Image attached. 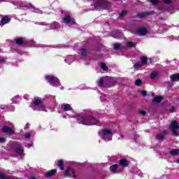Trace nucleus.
Here are the masks:
<instances>
[{
    "mask_svg": "<svg viewBox=\"0 0 179 179\" xmlns=\"http://www.w3.org/2000/svg\"><path fill=\"white\" fill-rule=\"evenodd\" d=\"M99 120L91 116H83L80 118V124L83 125H97Z\"/></svg>",
    "mask_w": 179,
    "mask_h": 179,
    "instance_id": "f257e3e1",
    "label": "nucleus"
},
{
    "mask_svg": "<svg viewBox=\"0 0 179 179\" xmlns=\"http://www.w3.org/2000/svg\"><path fill=\"white\" fill-rule=\"evenodd\" d=\"M94 6L96 10L100 9H108L110 6V3L106 0H101L100 1L96 2Z\"/></svg>",
    "mask_w": 179,
    "mask_h": 179,
    "instance_id": "f03ea898",
    "label": "nucleus"
},
{
    "mask_svg": "<svg viewBox=\"0 0 179 179\" xmlns=\"http://www.w3.org/2000/svg\"><path fill=\"white\" fill-rule=\"evenodd\" d=\"M169 129L172 131V134L174 136H178V122L176 120L172 121L169 125Z\"/></svg>",
    "mask_w": 179,
    "mask_h": 179,
    "instance_id": "7ed1b4c3",
    "label": "nucleus"
},
{
    "mask_svg": "<svg viewBox=\"0 0 179 179\" xmlns=\"http://www.w3.org/2000/svg\"><path fill=\"white\" fill-rule=\"evenodd\" d=\"M117 83V79L113 77L104 78V87H111L113 85Z\"/></svg>",
    "mask_w": 179,
    "mask_h": 179,
    "instance_id": "20e7f679",
    "label": "nucleus"
},
{
    "mask_svg": "<svg viewBox=\"0 0 179 179\" xmlns=\"http://www.w3.org/2000/svg\"><path fill=\"white\" fill-rule=\"evenodd\" d=\"M45 79L48 80L49 83L52 85V86H57V85H58V78L54 76H46Z\"/></svg>",
    "mask_w": 179,
    "mask_h": 179,
    "instance_id": "39448f33",
    "label": "nucleus"
},
{
    "mask_svg": "<svg viewBox=\"0 0 179 179\" xmlns=\"http://www.w3.org/2000/svg\"><path fill=\"white\" fill-rule=\"evenodd\" d=\"M62 20L64 23H66V24H68L69 26H72V24H75V19L71 17L69 15L64 16V17L62 18Z\"/></svg>",
    "mask_w": 179,
    "mask_h": 179,
    "instance_id": "423d86ee",
    "label": "nucleus"
},
{
    "mask_svg": "<svg viewBox=\"0 0 179 179\" xmlns=\"http://www.w3.org/2000/svg\"><path fill=\"white\" fill-rule=\"evenodd\" d=\"M102 135L103 138H106V136H108V139H107V141H111L112 139L111 137L113 136V132L111 131V130L108 129H105L102 131Z\"/></svg>",
    "mask_w": 179,
    "mask_h": 179,
    "instance_id": "0eeeda50",
    "label": "nucleus"
},
{
    "mask_svg": "<svg viewBox=\"0 0 179 179\" xmlns=\"http://www.w3.org/2000/svg\"><path fill=\"white\" fill-rule=\"evenodd\" d=\"M64 175L69 177H72L73 178H76V175H75V170L71 167L66 170Z\"/></svg>",
    "mask_w": 179,
    "mask_h": 179,
    "instance_id": "6e6552de",
    "label": "nucleus"
},
{
    "mask_svg": "<svg viewBox=\"0 0 179 179\" xmlns=\"http://www.w3.org/2000/svg\"><path fill=\"white\" fill-rule=\"evenodd\" d=\"M33 103L35 106H40L41 108L38 109L39 111H41V108L44 107V105L41 103V99L37 96L34 97Z\"/></svg>",
    "mask_w": 179,
    "mask_h": 179,
    "instance_id": "1a4fd4ad",
    "label": "nucleus"
},
{
    "mask_svg": "<svg viewBox=\"0 0 179 179\" xmlns=\"http://www.w3.org/2000/svg\"><path fill=\"white\" fill-rule=\"evenodd\" d=\"M78 54L81 57V58H86L87 55V48H81L78 50Z\"/></svg>",
    "mask_w": 179,
    "mask_h": 179,
    "instance_id": "9d476101",
    "label": "nucleus"
},
{
    "mask_svg": "<svg viewBox=\"0 0 179 179\" xmlns=\"http://www.w3.org/2000/svg\"><path fill=\"white\" fill-rule=\"evenodd\" d=\"M15 150L16 153H17V155H20V156H22V155H23V148L20 144L15 145Z\"/></svg>",
    "mask_w": 179,
    "mask_h": 179,
    "instance_id": "9b49d317",
    "label": "nucleus"
},
{
    "mask_svg": "<svg viewBox=\"0 0 179 179\" xmlns=\"http://www.w3.org/2000/svg\"><path fill=\"white\" fill-rule=\"evenodd\" d=\"M2 132H4L5 134H13V130L12 129V128L8 127V126H4L2 129H1Z\"/></svg>",
    "mask_w": 179,
    "mask_h": 179,
    "instance_id": "f8f14e48",
    "label": "nucleus"
},
{
    "mask_svg": "<svg viewBox=\"0 0 179 179\" xmlns=\"http://www.w3.org/2000/svg\"><path fill=\"white\" fill-rule=\"evenodd\" d=\"M169 134V131L167 130H164L163 132L159 133L157 136V139H158V141H160L162 139H163L164 138V136H166V135Z\"/></svg>",
    "mask_w": 179,
    "mask_h": 179,
    "instance_id": "ddd939ff",
    "label": "nucleus"
},
{
    "mask_svg": "<svg viewBox=\"0 0 179 179\" xmlns=\"http://www.w3.org/2000/svg\"><path fill=\"white\" fill-rule=\"evenodd\" d=\"M55 174H57V169H52L48 171L45 176L48 178L50 177H52V176H55Z\"/></svg>",
    "mask_w": 179,
    "mask_h": 179,
    "instance_id": "4468645a",
    "label": "nucleus"
},
{
    "mask_svg": "<svg viewBox=\"0 0 179 179\" xmlns=\"http://www.w3.org/2000/svg\"><path fill=\"white\" fill-rule=\"evenodd\" d=\"M10 19L8 16L3 17L0 22V26H3L4 24H6V23H9Z\"/></svg>",
    "mask_w": 179,
    "mask_h": 179,
    "instance_id": "2eb2a0df",
    "label": "nucleus"
},
{
    "mask_svg": "<svg viewBox=\"0 0 179 179\" xmlns=\"http://www.w3.org/2000/svg\"><path fill=\"white\" fill-rule=\"evenodd\" d=\"M137 33L141 34V36H145V34L148 33V29H146V28L140 27L137 29Z\"/></svg>",
    "mask_w": 179,
    "mask_h": 179,
    "instance_id": "dca6fc26",
    "label": "nucleus"
},
{
    "mask_svg": "<svg viewBox=\"0 0 179 179\" xmlns=\"http://www.w3.org/2000/svg\"><path fill=\"white\" fill-rule=\"evenodd\" d=\"M62 108L64 111H71L72 110V106L68 103H64L62 105Z\"/></svg>",
    "mask_w": 179,
    "mask_h": 179,
    "instance_id": "f3484780",
    "label": "nucleus"
},
{
    "mask_svg": "<svg viewBox=\"0 0 179 179\" xmlns=\"http://www.w3.org/2000/svg\"><path fill=\"white\" fill-rule=\"evenodd\" d=\"M170 78L172 82H179V73L172 74Z\"/></svg>",
    "mask_w": 179,
    "mask_h": 179,
    "instance_id": "a211bd4d",
    "label": "nucleus"
},
{
    "mask_svg": "<svg viewBox=\"0 0 179 179\" xmlns=\"http://www.w3.org/2000/svg\"><path fill=\"white\" fill-rule=\"evenodd\" d=\"M114 50H124L125 46L120 43H115L113 45Z\"/></svg>",
    "mask_w": 179,
    "mask_h": 179,
    "instance_id": "6ab92c4d",
    "label": "nucleus"
},
{
    "mask_svg": "<svg viewBox=\"0 0 179 179\" xmlns=\"http://www.w3.org/2000/svg\"><path fill=\"white\" fill-rule=\"evenodd\" d=\"M120 166H122V167H128V160H127L126 159H120Z\"/></svg>",
    "mask_w": 179,
    "mask_h": 179,
    "instance_id": "aec40b11",
    "label": "nucleus"
},
{
    "mask_svg": "<svg viewBox=\"0 0 179 179\" xmlns=\"http://www.w3.org/2000/svg\"><path fill=\"white\" fill-rule=\"evenodd\" d=\"M163 100V96H156L153 99L152 101L154 103H160Z\"/></svg>",
    "mask_w": 179,
    "mask_h": 179,
    "instance_id": "412c9836",
    "label": "nucleus"
},
{
    "mask_svg": "<svg viewBox=\"0 0 179 179\" xmlns=\"http://www.w3.org/2000/svg\"><path fill=\"white\" fill-rule=\"evenodd\" d=\"M97 85H98L99 87H104V78H100L97 81Z\"/></svg>",
    "mask_w": 179,
    "mask_h": 179,
    "instance_id": "4be33fe9",
    "label": "nucleus"
},
{
    "mask_svg": "<svg viewBox=\"0 0 179 179\" xmlns=\"http://www.w3.org/2000/svg\"><path fill=\"white\" fill-rule=\"evenodd\" d=\"M118 169V164H113L110 167V171L112 173H117V169Z\"/></svg>",
    "mask_w": 179,
    "mask_h": 179,
    "instance_id": "5701e85b",
    "label": "nucleus"
},
{
    "mask_svg": "<svg viewBox=\"0 0 179 179\" xmlns=\"http://www.w3.org/2000/svg\"><path fill=\"white\" fill-rule=\"evenodd\" d=\"M149 15H150V13H141L137 15V16H138L140 17V19H142L143 17H146V16H149Z\"/></svg>",
    "mask_w": 179,
    "mask_h": 179,
    "instance_id": "b1692460",
    "label": "nucleus"
},
{
    "mask_svg": "<svg viewBox=\"0 0 179 179\" xmlns=\"http://www.w3.org/2000/svg\"><path fill=\"white\" fill-rule=\"evenodd\" d=\"M15 42L17 44V45H24V43H23V39L22 38H16Z\"/></svg>",
    "mask_w": 179,
    "mask_h": 179,
    "instance_id": "393cba45",
    "label": "nucleus"
},
{
    "mask_svg": "<svg viewBox=\"0 0 179 179\" xmlns=\"http://www.w3.org/2000/svg\"><path fill=\"white\" fill-rule=\"evenodd\" d=\"M65 62H67V64H70L73 62V57L69 56L65 59Z\"/></svg>",
    "mask_w": 179,
    "mask_h": 179,
    "instance_id": "a878e982",
    "label": "nucleus"
},
{
    "mask_svg": "<svg viewBox=\"0 0 179 179\" xmlns=\"http://www.w3.org/2000/svg\"><path fill=\"white\" fill-rule=\"evenodd\" d=\"M178 154H179L178 149H173L171 151H170V155H171V156H178Z\"/></svg>",
    "mask_w": 179,
    "mask_h": 179,
    "instance_id": "bb28decb",
    "label": "nucleus"
},
{
    "mask_svg": "<svg viewBox=\"0 0 179 179\" xmlns=\"http://www.w3.org/2000/svg\"><path fill=\"white\" fill-rule=\"evenodd\" d=\"M157 76H159V73L156 71H153L150 74V78L151 79H156V78H157Z\"/></svg>",
    "mask_w": 179,
    "mask_h": 179,
    "instance_id": "cd10ccee",
    "label": "nucleus"
},
{
    "mask_svg": "<svg viewBox=\"0 0 179 179\" xmlns=\"http://www.w3.org/2000/svg\"><path fill=\"white\" fill-rule=\"evenodd\" d=\"M127 10L122 11L120 14L119 17H120L121 19H122V17H125V16H127Z\"/></svg>",
    "mask_w": 179,
    "mask_h": 179,
    "instance_id": "c85d7f7f",
    "label": "nucleus"
},
{
    "mask_svg": "<svg viewBox=\"0 0 179 179\" xmlns=\"http://www.w3.org/2000/svg\"><path fill=\"white\" fill-rule=\"evenodd\" d=\"M58 166H59L60 170H64V161L59 160Z\"/></svg>",
    "mask_w": 179,
    "mask_h": 179,
    "instance_id": "c756f323",
    "label": "nucleus"
},
{
    "mask_svg": "<svg viewBox=\"0 0 179 179\" xmlns=\"http://www.w3.org/2000/svg\"><path fill=\"white\" fill-rule=\"evenodd\" d=\"M0 179H12L9 176H5V174L0 172Z\"/></svg>",
    "mask_w": 179,
    "mask_h": 179,
    "instance_id": "7c9ffc66",
    "label": "nucleus"
},
{
    "mask_svg": "<svg viewBox=\"0 0 179 179\" xmlns=\"http://www.w3.org/2000/svg\"><path fill=\"white\" fill-rule=\"evenodd\" d=\"M101 68L103 69V71H108V67L104 63L101 64Z\"/></svg>",
    "mask_w": 179,
    "mask_h": 179,
    "instance_id": "2f4dec72",
    "label": "nucleus"
},
{
    "mask_svg": "<svg viewBox=\"0 0 179 179\" xmlns=\"http://www.w3.org/2000/svg\"><path fill=\"white\" fill-rule=\"evenodd\" d=\"M134 45H135L134 44V42L129 41V42L127 43V45H126L125 47H129L130 48H132V47H134Z\"/></svg>",
    "mask_w": 179,
    "mask_h": 179,
    "instance_id": "473e14b6",
    "label": "nucleus"
},
{
    "mask_svg": "<svg viewBox=\"0 0 179 179\" xmlns=\"http://www.w3.org/2000/svg\"><path fill=\"white\" fill-rule=\"evenodd\" d=\"M122 36V33H116L113 34L114 38H120Z\"/></svg>",
    "mask_w": 179,
    "mask_h": 179,
    "instance_id": "72a5a7b5",
    "label": "nucleus"
},
{
    "mask_svg": "<svg viewBox=\"0 0 179 179\" xmlns=\"http://www.w3.org/2000/svg\"><path fill=\"white\" fill-rule=\"evenodd\" d=\"M19 100H20V97L17 96L12 99L13 103H18Z\"/></svg>",
    "mask_w": 179,
    "mask_h": 179,
    "instance_id": "f704fd0d",
    "label": "nucleus"
},
{
    "mask_svg": "<svg viewBox=\"0 0 179 179\" xmlns=\"http://www.w3.org/2000/svg\"><path fill=\"white\" fill-rule=\"evenodd\" d=\"M141 84H142V80L141 79H138L135 81V85L136 86H141Z\"/></svg>",
    "mask_w": 179,
    "mask_h": 179,
    "instance_id": "c9c22d12",
    "label": "nucleus"
},
{
    "mask_svg": "<svg viewBox=\"0 0 179 179\" xmlns=\"http://www.w3.org/2000/svg\"><path fill=\"white\" fill-rule=\"evenodd\" d=\"M33 12H34L35 13H43V11H41V10L38 8H34Z\"/></svg>",
    "mask_w": 179,
    "mask_h": 179,
    "instance_id": "e433bc0d",
    "label": "nucleus"
},
{
    "mask_svg": "<svg viewBox=\"0 0 179 179\" xmlns=\"http://www.w3.org/2000/svg\"><path fill=\"white\" fill-rule=\"evenodd\" d=\"M150 2L153 3V5H157V3H159V0H150Z\"/></svg>",
    "mask_w": 179,
    "mask_h": 179,
    "instance_id": "4c0bfd02",
    "label": "nucleus"
},
{
    "mask_svg": "<svg viewBox=\"0 0 179 179\" xmlns=\"http://www.w3.org/2000/svg\"><path fill=\"white\" fill-rule=\"evenodd\" d=\"M142 64H146L148 62V59L146 57H141Z\"/></svg>",
    "mask_w": 179,
    "mask_h": 179,
    "instance_id": "58836bf2",
    "label": "nucleus"
},
{
    "mask_svg": "<svg viewBox=\"0 0 179 179\" xmlns=\"http://www.w3.org/2000/svg\"><path fill=\"white\" fill-rule=\"evenodd\" d=\"M5 142H6V139L5 138V137H1L0 136V143H5Z\"/></svg>",
    "mask_w": 179,
    "mask_h": 179,
    "instance_id": "ea45409f",
    "label": "nucleus"
},
{
    "mask_svg": "<svg viewBox=\"0 0 179 179\" xmlns=\"http://www.w3.org/2000/svg\"><path fill=\"white\" fill-rule=\"evenodd\" d=\"M30 136H31V134L30 133H25L24 138L26 139H29L30 138Z\"/></svg>",
    "mask_w": 179,
    "mask_h": 179,
    "instance_id": "a19ab883",
    "label": "nucleus"
},
{
    "mask_svg": "<svg viewBox=\"0 0 179 179\" xmlns=\"http://www.w3.org/2000/svg\"><path fill=\"white\" fill-rule=\"evenodd\" d=\"M141 94H142V96H143V97H146V96H148V94H147V93H146V91H145V90L141 91Z\"/></svg>",
    "mask_w": 179,
    "mask_h": 179,
    "instance_id": "79ce46f5",
    "label": "nucleus"
},
{
    "mask_svg": "<svg viewBox=\"0 0 179 179\" xmlns=\"http://www.w3.org/2000/svg\"><path fill=\"white\" fill-rule=\"evenodd\" d=\"M134 68H135V69H139V68H141V64H135L134 65Z\"/></svg>",
    "mask_w": 179,
    "mask_h": 179,
    "instance_id": "37998d69",
    "label": "nucleus"
},
{
    "mask_svg": "<svg viewBox=\"0 0 179 179\" xmlns=\"http://www.w3.org/2000/svg\"><path fill=\"white\" fill-rule=\"evenodd\" d=\"M139 113L141 114V115H146V112L143 110H140Z\"/></svg>",
    "mask_w": 179,
    "mask_h": 179,
    "instance_id": "c03bdc74",
    "label": "nucleus"
},
{
    "mask_svg": "<svg viewBox=\"0 0 179 179\" xmlns=\"http://www.w3.org/2000/svg\"><path fill=\"white\" fill-rule=\"evenodd\" d=\"M58 26H59L58 24H55L54 26L53 25L50 26V29H57L58 27Z\"/></svg>",
    "mask_w": 179,
    "mask_h": 179,
    "instance_id": "a18cd8bd",
    "label": "nucleus"
},
{
    "mask_svg": "<svg viewBox=\"0 0 179 179\" xmlns=\"http://www.w3.org/2000/svg\"><path fill=\"white\" fill-rule=\"evenodd\" d=\"M164 3L170 4L171 3V0H163Z\"/></svg>",
    "mask_w": 179,
    "mask_h": 179,
    "instance_id": "49530a36",
    "label": "nucleus"
},
{
    "mask_svg": "<svg viewBox=\"0 0 179 179\" xmlns=\"http://www.w3.org/2000/svg\"><path fill=\"white\" fill-rule=\"evenodd\" d=\"M170 113H175L176 111V107L173 106L170 110Z\"/></svg>",
    "mask_w": 179,
    "mask_h": 179,
    "instance_id": "de8ad7c7",
    "label": "nucleus"
},
{
    "mask_svg": "<svg viewBox=\"0 0 179 179\" xmlns=\"http://www.w3.org/2000/svg\"><path fill=\"white\" fill-rule=\"evenodd\" d=\"M28 128H29V124H27L26 127L24 128V129H28Z\"/></svg>",
    "mask_w": 179,
    "mask_h": 179,
    "instance_id": "09e8293b",
    "label": "nucleus"
},
{
    "mask_svg": "<svg viewBox=\"0 0 179 179\" xmlns=\"http://www.w3.org/2000/svg\"><path fill=\"white\" fill-rule=\"evenodd\" d=\"M118 139H124V136H120L118 138Z\"/></svg>",
    "mask_w": 179,
    "mask_h": 179,
    "instance_id": "8fccbe9b",
    "label": "nucleus"
},
{
    "mask_svg": "<svg viewBox=\"0 0 179 179\" xmlns=\"http://www.w3.org/2000/svg\"><path fill=\"white\" fill-rule=\"evenodd\" d=\"M29 179H36V178L32 177V178H29Z\"/></svg>",
    "mask_w": 179,
    "mask_h": 179,
    "instance_id": "3c124183",
    "label": "nucleus"
},
{
    "mask_svg": "<svg viewBox=\"0 0 179 179\" xmlns=\"http://www.w3.org/2000/svg\"><path fill=\"white\" fill-rule=\"evenodd\" d=\"M152 96H155V93H152Z\"/></svg>",
    "mask_w": 179,
    "mask_h": 179,
    "instance_id": "603ef678",
    "label": "nucleus"
},
{
    "mask_svg": "<svg viewBox=\"0 0 179 179\" xmlns=\"http://www.w3.org/2000/svg\"><path fill=\"white\" fill-rule=\"evenodd\" d=\"M134 139H136V137H135Z\"/></svg>",
    "mask_w": 179,
    "mask_h": 179,
    "instance_id": "864d4df0",
    "label": "nucleus"
},
{
    "mask_svg": "<svg viewBox=\"0 0 179 179\" xmlns=\"http://www.w3.org/2000/svg\"><path fill=\"white\" fill-rule=\"evenodd\" d=\"M114 1H118V0H114Z\"/></svg>",
    "mask_w": 179,
    "mask_h": 179,
    "instance_id": "5fc2aeb1",
    "label": "nucleus"
},
{
    "mask_svg": "<svg viewBox=\"0 0 179 179\" xmlns=\"http://www.w3.org/2000/svg\"><path fill=\"white\" fill-rule=\"evenodd\" d=\"M178 163H179V161H178Z\"/></svg>",
    "mask_w": 179,
    "mask_h": 179,
    "instance_id": "6e6d98bb",
    "label": "nucleus"
}]
</instances>
